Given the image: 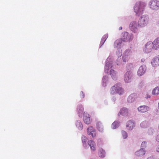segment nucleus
<instances>
[{
    "label": "nucleus",
    "instance_id": "f257e3e1",
    "mask_svg": "<svg viewBox=\"0 0 159 159\" xmlns=\"http://www.w3.org/2000/svg\"><path fill=\"white\" fill-rule=\"evenodd\" d=\"M146 4L142 2H137L134 7V11L137 15L139 16L143 14L145 9Z\"/></svg>",
    "mask_w": 159,
    "mask_h": 159
},
{
    "label": "nucleus",
    "instance_id": "f03ea898",
    "mask_svg": "<svg viewBox=\"0 0 159 159\" xmlns=\"http://www.w3.org/2000/svg\"><path fill=\"white\" fill-rule=\"evenodd\" d=\"M111 94H114L117 93L120 95L121 94L124 93L123 89L120 87V84H116L113 86L110 90Z\"/></svg>",
    "mask_w": 159,
    "mask_h": 159
},
{
    "label": "nucleus",
    "instance_id": "7ed1b4c3",
    "mask_svg": "<svg viewBox=\"0 0 159 159\" xmlns=\"http://www.w3.org/2000/svg\"><path fill=\"white\" fill-rule=\"evenodd\" d=\"M149 22V17L148 16L143 15L139 19L138 26L140 27H144L148 24Z\"/></svg>",
    "mask_w": 159,
    "mask_h": 159
},
{
    "label": "nucleus",
    "instance_id": "20e7f679",
    "mask_svg": "<svg viewBox=\"0 0 159 159\" xmlns=\"http://www.w3.org/2000/svg\"><path fill=\"white\" fill-rule=\"evenodd\" d=\"M131 53L132 52L130 49H128L125 51L122 56V60L125 63L128 61Z\"/></svg>",
    "mask_w": 159,
    "mask_h": 159
},
{
    "label": "nucleus",
    "instance_id": "39448f33",
    "mask_svg": "<svg viewBox=\"0 0 159 159\" xmlns=\"http://www.w3.org/2000/svg\"><path fill=\"white\" fill-rule=\"evenodd\" d=\"M149 7L152 10H157L159 8V1L152 0L149 3Z\"/></svg>",
    "mask_w": 159,
    "mask_h": 159
},
{
    "label": "nucleus",
    "instance_id": "423d86ee",
    "mask_svg": "<svg viewBox=\"0 0 159 159\" xmlns=\"http://www.w3.org/2000/svg\"><path fill=\"white\" fill-rule=\"evenodd\" d=\"M152 49H154V46L151 42H148L143 49V51L147 53L151 52Z\"/></svg>",
    "mask_w": 159,
    "mask_h": 159
},
{
    "label": "nucleus",
    "instance_id": "0eeeda50",
    "mask_svg": "<svg viewBox=\"0 0 159 159\" xmlns=\"http://www.w3.org/2000/svg\"><path fill=\"white\" fill-rule=\"evenodd\" d=\"M138 23L135 21H132L129 25V28L130 30L134 33L137 32L138 31Z\"/></svg>",
    "mask_w": 159,
    "mask_h": 159
},
{
    "label": "nucleus",
    "instance_id": "6e6552de",
    "mask_svg": "<svg viewBox=\"0 0 159 159\" xmlns=\"http://www.w3.org/2000/svg\"><path fill=\"white\" fill-rule=\"evenodd\" d=\"M132 77V72L130 71H127L124 75V79L125 82L129 83L131 81Z\"/></svg>",
    "mask_w": 159,
    "mask_h": 159
},
{
    "label": "nucleus",
    "instance_id": "1a4fd4ad",
    "mask_svg": "<svg viewBox=\"0 0 159 159\" xmlns=\"http://www.w3.org/2000/svg\"><path fill=\"white\" fill-rule=\"evenodd\" d=\"M87 133L89 135H91L93 137L96 136V131L92 126H90L87 129Z\"/></svg>",
    "mask_w": 159,
    "mask_h": 159
},
{
    "label": "nucleus",
    "instance_id": "9d476101",
    "mask_svg": "<svg viewBox=\"0 0 159 159\" xmlns=\"http://www.w3.org/2000/svg\"><path fill=\"white\" fill-rule=\"evenodd\" d=\"M83 119L84 122L87 124H89L91 122L89 115L86 113L84 112Z\"/></svg>",
    "mask_w": 159,
    "mask_h": 159
},
{
    "label": "nucleus",
    "instance_id": "9b49d317",
    "mask_svg": "<svg viewBox=\"0 0 159 159\" xmlns=\"http://www.w3.org/2000/svg\"><path fill=\"white\" fill-rule=\"evenodd\" d=\"M132 38V36L128 32H124L123 33L122 39L123 41L125 42L129 41Z\"/></svg>",
    "mask_w": 159,
    "mask_h": 159
},
{
    "label": "nucleus",
    "instance_id": "f8f14e48",
    "mask_svg": "<svg viewBox=\"0 0 159 159\" xmlns=\"http://www.w3.org/2000/svg\"><path fill=\"white\" fill-rule=\"evenodd\" d=\"M146 70V67L145 65L140 66L138 71L137 74L139 76H141L143 75Z\"/></svg>",
    "mask_w": 159,
    "mask_h": 159
},
{
    "label": "nucleus",
    "instance_id": "ddd939ff",
    "mask_svg": "<svg viewBox=\"0 0 159 159\" xmlns=\"http://www.w3.org/2000/svg\"><path fill=\"white\" fill-rule=\"evenodd\" d=\"M138 109L139 112L143 113L148 111L149 110V107L145 105L141 106L138 107Z\"/></svg>",
    "mask_w": 159,
    "mask_h": 159
},
{
    "label": "nucleus",
    "instance_id": "4468645a",
    "mask_svg": "<svg viewBox=\"0 0 159 159\" xmlns=\"http://www.w3.org/2000/svg\"><path fill=\"white\" fill-rule=\"evenodd\" d=\"M151 64L154 67L159 65V55L157 56L152 59Z\"/></svg>",
    "mask_w": 159,
    "mask_h": 159
},
{
    "label": "nucleus",
    "instance_id": "2eb2a0df",
    "mask_svg": "<svg viewBox=\"0 0 159 159\" xmlns=\"http://www.w3.org/2000/svg\"><path fill=\"white\" fill-rule=\"evenodd\" d=\"M137 95L135 93H133L130 94L127 98V101L129 103L133 102L137 98Z\"/></svg>",
    "mask_w": 159,
    "mask_h": 159
},
{
    "label": "nucleus",
    "instance_id": "dca6fc26",
    "mask_svg": "<svg viewBox=\"0 0 159 159\" xmlns=\"http://www.w3.org/2000/svg\"><path fill=\"white\" fill-rule=\"evenodd\" d=\"M96 126L97 129L100 132L104 130V127L102 123L100 121H98L96 123Z\"/></svg>",
    "mask_w": 159,
    "mask_h": 159
},
{
    "label": "nucleus",
    "instance_id": "f3484780",
    "mask_svg": "<svg viewBox=\"0 0 159 159\" xmlns=\"http://www.w3.org/2000/svg\"><path fill=\"white\" fill-rule=\"evenodd\" d=\"M134 126V122L131 121H129L126 123V127L128 130H132Z\"/></svg>",
    "mask_w": 159,
    "mask_h": 159
},
{
    "label": "nucleus",
    "instance_id": "a211bd4d",
    "mask_svg": "<svg viewBox=\"0 0 159 159\" xmlns=\"http://www.w3.org/2000/svg\"><path fill=\"white\" fill-rule=\"evenodd\" d=\"M154 46V49L159 48V38H157L152 42Z\"/></svg>",
    "mask_w": 159,
    "mask_h": 159
},
{
    "label": "nucleus",
    "instance_id": "6ab92c4d",
    "mask_svg": "<svg viewBox=\"0 0 159 159\" xmlns=\"http://www.w3.org/2000/svg\"><path fill=\"white\" fill-rule=\"evenodd\" d=\"M128 110L126 108H123L120 110L118 115H122L123 116H126L128 115Z\"/></svg>",
    "mask_w": 159,
    "mask_h": 159
},
{
    "label": "nucleus",
    "instance_id": "aec40b11",
    "mask_svg": "<svg viewBox=\"0 0 159 159\" xmlns=\"http://www.w3.org/2000/svg\"><path fill=\"white\" fill-rule=\"evenodd\" d=\"M98 154L100 157H104L106 154L105 151L102 148H100L98 150Z\"/></svg>",
    "mask_w": 159,
    "mask_h": 159
},
{
    "label": "nucleus",
    "instance_id": "412c9836",
    "mask_svg": "<svg viewBox=\"0 0 159 159\" xmlns=\"http://www.w3.org/2000/svg\"><path fill=\"white\" fill-rule=\"evenodd\" d=\"M88 144L90 146L91 150L93 151H95V143L94 141L92 140H89L88 141Z\"/></svg>",
    "mask_w": 159,
    "mask_h": 159
},
{
    "label": "nucleus",
    "instance_id": "4be33fe9",
    "mask_svg": "<svg viewBox=\"0 0 159 159\" xmlns=\"http://www.w3.org/2000/svg\"><path fill=\"white\" fill-rule=\"evenodd\" d=\"M108 37V36L107 34H105L103 36L100 42V47H101L103 44Z\"/></svg>",
    "mask_w": 159,
    "mask_h": 159
},
{
    "label": "nucleus",
    "instance_id": "5701e85b",
    "mask_svg": "<svg viewBox=\"0 0 159 159\" xmlns=\"http://www.w3.org/2000/svg\"><path fill=\"white\" fill-rule=\"evenodd\" d=\"M122 43V40L120 39L116 40L115 42L114 47L115 48H118L120 46Z\"/></svg>",
    "mask_w": 159,
    "mask_h": 159
},
{
    "label": "nucleus",
    "instance_id": "b1692460",
    "mask_svg": "<svg viewBox=\"0 0 159 159\" xmlns=\"http://www.w3.org/2000/svg\"><path fill=\"white\" fill-rule=\"evenodd\" d=\"M145 152L143 149H140L135 152V155L138 157L142 156L145 154Z\"/></svg>",
    "mask_w": 159,
    "mask_h": 159
},
{
    "label": "nucleus",
    "instance_id": "393cba45",
    "mask_svg": "<svg viewBox=\"0 0 159 159\" xmlns=\"http://www.w3.org/2000/svg\"><path fill=\"white\" fill-rule=\"evenodd\" d=\"M112 62H108L106 63L105 67L106 70H109L110 68L112 67Z\"/></svg>",
    "mask_w": 159,
    "mask_h": 159
},
{
    "label": "nucleus",
    "instance_id": "a878e982",
    "mask_svg": "<svg viewBox=\"0 0 159 159\" xmlns=\"http://www.w3.org/2000/svg\"><path fill=\"white\" fill-rule=\"evenodd\" d=\"M76 127L79 130H81L82 129L83 125L80 121L79 120L77 121L76 123Z\"/></svg>",
    "mask_w": 159,
    "mask_h": 159
},
{
    "label": "nucleus",
    "instance_id": "bb28decb",
    "mask_svg": "<svg viewBox=\"0 0 159 159\" xmlns=\"http://www.w3.org/2000/svg\"><path fill=\"white\" fill-rule=\"evenodd\" d=\"M152 93L154 95H157L159 94V87H156L152 91Z\"/></svg>",
    "mask_w": 159,
    "mask_h": 159
},
{
    "label": "nucleus",
    "instance_id": "cd10ccee",
    "mask_svg": "<svg viewBox=\"0 0 159 159\" xmlns=\"http://www.w3.org/2000/svg\"><path fill=\"white\" fill-rule=\"evenodd\" d=\"M110 74L113 79H114L116 76V72L113 70H110Z\"/></svg>",
    "mask_w": 159,
    "mask_h": 159
},
{
    "label": "nucleus",
    "instance_id": "c85d7f7f",
    "mask_svg": "<svg viewBox=\"0 0 159 159\" xmlns=\"http://www.w3.org/2000/svg\"><path fill=\"white\" fill-rule=\"evenodd\" d=\"M119 125V123L117 121H114L112 124L111 127L113 129H115Z\"/></svg>",
    "mask_w": 159,
    "mask_h": 159
},
{
    "label": "nucleus",
    "instance_id": "c756f323",
    "mask_svg": "<svg viewBox=\"0 0 159 159\" xmlns=\"http://www.w3.org/2000/svg\"><path fill=\"white\" fill-rule=\"evenodd\" d=\"M77 110L78 112L80 113H83L84 111V108L82 105H79L78 107Z\"/></svg>",
    "mask_w": 159,
    "mask_h": 159
},
{
    "label": "nucleus",
    "instance_id": "7c9ffc66",
    "mask_svg": "<svg viewBox=\"0 0 159 159\" xmlns=\"http://www.w3.org/2000/svg\"><path fill=\"white\" fill-rule=\"evenodd\" d=\"M87 140L88 139L85 136H83L82 137V140L83 144H85Z\"/></svg>",
    "mask_w": 159,
    "mask_h": 159
},
{
    "label": "nucleus",
    "instance_id": "2f4dec72",
    "mask_svg": "<svg viewBox=\"0 0 159 159\" xmlns=\"http://www.w3.org/2000/svg\"><path fill=\"white\" fill-rule=\"evenodd\" d=\"M121 133H122V134L123 139H125L127 138V134L125 131L124 130H123L122 131Z\"/></svg>",
    "mask_w": 159,
    "mask_h": 159
},
{
    "label": "nucleus",
    "instance_id": "473e14b6",
    "mask_svg": "<svg viewBox=\"0 0 159 159\" xmlns=\"http://www.w3.org/2000/svg\"><path fill=\"white\" fill-rule=\"evenodd\" d=\"M147 143L145 142H142L141 145V147L142 148H145L146 146L147 145Z\"/></svg>",
    "mask_w": 159,
    "mask_h": 159
},
{
    "label": "nucleus",
    "instance_id": "72a5a7b5",
    "mask_svg": "<svg viewBox=\"0 0 159 159\" xmlns=\"http://www.w3.org/2000/svg\"><path fill=\"white\" fill-rule=\"evenodd\" d=\"M80 97L83 98L84 97V94L82 91H81L80 93Z\"/></svg>",
    "mask_w": 159,
    "mask_h": 159
},
{
    "label": "nucleus",
    "instance_id": "f704fd0d",
    "mask_svg": "<svg viewBox=\"0 0 159 159\" xmlns=\"http://www.w3.org/2000/svg\"><path fill=\"white\" fill-rule=\"evenodd\" d=\"M156 140L158 142H159V134L157 135L156 137Z\"/></svg>",
    "mask_w": 159,
    "mask_h": 159
},
{
    "label": "nucleus",
    "instance_id": "c9c22d12",
    "mask_svg": "<svg viewBox=\"0 0 159 159\" xmlns=\"http://www.w3.org/2000/svg\"><path fill=\"white\" fill-rule=\"evenodd\" d=\"M156 151L158 152H159V145L156 148Z\"/></svg>",
    "mask_w": 159,
    "mask_h": 159
},
{
    "label": "nucleus",
    "instance_id": "e433bc0d",
    "mask_svg": "<svg viewBox=\"0 0 159 159\" xmlns=\"http://www.w3.org/2000/svg\"><path fill=\"white\" fill-rule=\"evenodd\" d=\"M145 98H150V95H147V96H146Z\"/></svg>",
    "mask_w": 159,
    "mask_h": 159
},
{
    "label": "nucleus",
    "instance_id": "4c0bfd02",
    "mask_svg": "<svg viewBox=\"0 0 159 159\" xmlns=\"http://www.w3.org/2000/svg\"><path fill=\"white\" fill-rule=\"evenodd\" d=\"M141 61L144 62L145 61V59L144 58L142 59L141 60Z\"/></svg>",
    "mask_w": 159,
    "mask_h": 159
},
{
    "label": "nucleus",
    "instance_id": "58836bf2",
    "mask_svg": "<svg viewBox=\"0 0 159 159\" xmlns=\"http://www.w3.org/2000/svg\"><path fill=\"white\" fill-rule=\"evenodd\" d=\"M105 80H106L105 77H103V78L102 79V81H103V82H104V81Z\"/></svg>",
    "mask_w": 159,
    "mask_h": 159
},
{
    "label": "nucleus",
    "instance_id": "ea45409f",
    "mask_svg": "<svg viewBox=\"0 0 159 159\" xmlns=\"http://www.w3.org/2000/svg\"><path fill=\"white\" fill-rule=\"evenodd\" d=\"M118 60H118H118H117V62H116V63H117V65H119V64H120V62H118Z\"/></svg>",
    "mask_w": 159,
    "mask_h": 159
},
{
    "label": "nucleus",
    "instance_id": "a19ab883",
    "mask_svg": "<svg viewBox=\"0 0 159 159\" xmlns=\"http://www.w3.org/2000/svg\"><path fill=\"white\" fill-rule=\"evenodd\" d=\"M143 123H141L140 124V126L142 127H143Z\"/></svg>",
    "mask_w": 159,
    "mask_h": 159
},
{
    "label": "nucleus",
    "instance_id": "79ce46f5",
    "mask_svg": "<svg viewBox=\"0 0 159 159\" xmlns=\"http://www.w3.org/2000/svg\"><path fill=\"white\" fill-rule=\"evenodd\" d=\"M122 29V27H120L119 28V30H121Z\"/></svg>",
    "mask_w": 159,
    "mask_h": 159
},
{
    "label": "nucleus",
    "instance_id": "37998d69",
    "mask_svg": "<svg viewBox=\"0 0 159 159\" xmlns=\"http://www.w3.org/2000/svg\"><path fill=\"white\" fill-rule=\"evenodd\" d=\"M121 53H122L121 51H120V54L119 55L120 56H121Z\"/></svg>",
    "mask_w": 159,
    "mask_h": 159
},
{
    "label": "nucleus",
    "instance_id": "c03bdc74",
    "mask_svg": "<svg viewBox=\"0 0 159 159\" xmlns=\"http://www.w3.org/2000/svg\"><path fill=\"white\" fill-rule=\"evenodd\" d=\"M131 66H132V67H133V65H132V64H131Z\"/></svg>",
    "mask_w": 159,
    "mask_h": 159
}]
</instances>
